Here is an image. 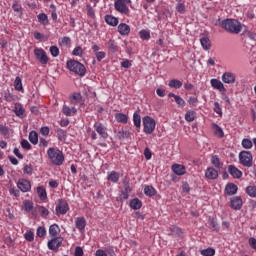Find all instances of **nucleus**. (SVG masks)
I'll use <instances>...</instances> for the list:
<instances>
[{
    "label": "nucleus",
    "instance_id": "11",
    "mask_svg": "<svg viewBox=\"0 0 256 256\" xmlns=\"http://www.w3.org/2000/svg\"><path fill=\"white\" fill-rule=\"evenodd\" d=\"M95 131L102 137V139H107L109 134L107 133V128L100 122L94 124Z\"/></svg>",
    "mask_w": 256,
    "mask_h": 256
},
{
    "label": "nucleus",
    "instance_id": "30",
    "mask_svg": "<svg viewBox=\"0 0 256 256\" xmlns=\"http://www.w3.org/2000/svg\"><path fill=\"white\" fill-rule=\"evenodd\" d=\"M75 223L76 228L79 229V231H83L87 225V221L83 217L77 218Z\"/></svg>",
    "mask_w": 256,
    "mask_h": 256
},
{
    "label": "nucleus",
    "instance_id": "17",
    "mask_svg": "<svg viewBox=\"0 0 256 256\" xmlns=\"http://www.w3.org/2000/svg\"><path fill=\"white\" fill-rule=\"evenodd\" d=\"M118 33L122 36H127L131 33V27L125 23H120L118 25Z\"/></svg>",
    "mask_w": 256,
    "mask_h": 256
},
{
    "label": "nucleus",
    "instance_id": "61",
    "mask_svg": "<svg viewBox=\"0 0 256 256\" xmlns=\"http://www.w3.org/2000/svg\"><path fill=\"white\" fill-rule=\"evenodd\" d=\"M214 112L217 113V115H223L219 102H214Z\"/></svg>",
    "mask_w": 256,
    "mask_h": 256
},
{
    "label": "nucleus",
    "instance_id": "32",
    "mask_svg": "<svg viewBox=\"0 0 256 256\" xmlns=\"http://www.w3.org/2000/svg\"><path fill=\"white\" fill-rule=\"evenodd\" d=\"M107 47L111 53H117V51H119V46H117V42H115V40H109L107 42Z\"/></svg>",
    "mask_w": 256,
    "mask_h": 256
},
{
    "label": "nucleus",
    "instance_id": "62",
    "mask_svg": "<svg viewBox=\"0 0 256 256\" xmlns=\"http://www.w3.org/2000/svg\"><path fill=\"white\" fill-rule=\"evenodd\" d=\"M14 113L17 117H23V113H25V109L23 107L15 108Z\"/></svg>",
    "mask_w": 256,
    "mask_h": 256
},
{
    "label": "nucleus",
    "instance_id": "22",
    "mask_svg": "<svg viewBox=\"0 0 256 256\" xmlns=\"http://www.w3.org/2000/svg\"><path fill=\"white\" fill-rule=\"evenodd\" d=\"M62 113L66 115V117H71L72 115H75L77 113V108H70L69 106L64 105L62 108Z\"/></svg>",
    "mask_w": 256,
    "mask_h": 256
},
{
    "label": "nucleus",
    "instance_id": "45",
    "mask_svg": "<svg viewBox=\"0 0 256 256\" xmlns=\"http://www.w3.org/2000/svg\"><path fill=\"white\" fill-rule=\"evenodd\" d=\"M242 147L244 149H251V147H253V142L249 138H244L242 140Z\"/></svg>",
    "mask_w": 256,
    "mask_h": 256
},
{
    "label": "nucleus",
    "instance_id": "20",
    "mask_svg": "<svg viewBox=\"0 0 256 256\" xmlns=\"http://www.w3.org/2000/svg\"><path fill=\"white\" fill-rule=\"evenodd\" d=\"M172 170L175 173V175H185V173H187V169H185V166L181 164H174L172 166Z\"/></svg>",
    "mask_w": 256,
    "mask_h": 256
},
{
    "label": "nucleus",
    "instance_id": "24",
    "mask_svg": "<svg viewBox=\"0 0 256 256\" xmlns=\"http://www.w3.org/2000/svg\"><path fill=\"white\" fill-rule=\"evenodd\" d=\"M144 194L146 197H155L157 195V190L151 185L145 186L144 187Z\"/></svg>",
    "mask_w": 256,
    "mask_h": 256
},
{
    "label": "nucleus",
    "instance_id": "49",
    "mask_svg": "<svg viewBox=\"0 0 256 256\" xmlns=\"http://www.w3.org/2000/svg\"><path fill=\"white\" fill-rule=\"evenodd\" d=\"M201 255L203 256H214L215 255V249L213 248H207L201 250Z\"/></svg>",
    "mask_w": 256,
    "mask_h": 256
},
{
    "label": "nucleus",
    "instance_id": "33",
    "mask_svg": "<svg viewBox=\"0 0 256 256\" xmlns=\"http://www.w3.org/2000/svg\"><path fill=\"white\" fill-rule=\"evenodd\" d=\"M214 133L219 139H223L225 137V133L223 132V128L217 124H213Z\"/></svg>",
    "mask_w": 256,
    "mask_h": 256
},
{
    "label": "nucleus",
    "instance_id": "25",
    "mask_svg": "<svg viewBox=\"0 0 256 256\" xmlns=\"http://www.w3.org/2000/svg\"><path fill=\"white\" fill-rule=\"evenodd\" d=\"M168 97L170 99L173 97V99L175 100V103H177L179 107H183L185 105V100L181 98V96L175 95L173 92H170L168 94Z\"/></svg>",
    "mask_w": 256,
    "mask_h": 256
},
{
    "label": "nucleus",
    "instance_id": "15",
    "mask_svg": "<svg viewBox=\"0 0 256 256\" xmlns=\"http://www.w3.org/2000/svg\"><path fill=\"white\" fill-rule=\"evenodd\" d=\"M205 177L206 179L215 180L219 177V172L213 167H208L205 172Z\"/></svg>",
    "mask_w": 256,
    "mask_h": 256
},
{
    "label": "nucleus",
    "instance_id": "56",
    "mask_svg": "<svg viewBox=\"0 0 256 256\" xmlns=\"http://www.w3.org/2000/svg\"><path fill=\"white\" fill-rule=\"evenodd\" d=\"M82 99L83 96H81V93H74L71 102L73 103V101H75V103H81Z\"/></svg>",
    "mask_w": 256,
    "mask_h": 256
},
{
    "label": "nucleus",
    "instance_id": "1",
    "mask_svg": "<svg viewBox=\"0 0 256 256\" xmlns=\"http://www.w3.org/2000/svg\"><path fill=\"white\" fill-rule=\"evenodd\" d=\"M218 23L222 29L227 31V33H234L235 35H239V32L243 29L241 22L235 19L227 18L225 20H221V18H219Z\"/></svg>",
    "mask_w": 256,
    "mask_h": 256
},
{
    "label": "nucleus",
    "instance_id": "44",
    "mask_svg": "<svg viewBox=\"0 0 256 256\" xmlns=\"http://www.w3.org/2000/svg\"><path fill=\"white\" fill-rule=\"evenodd\" d=\"M24 239H26V241H29V243H33V241H35V234L32 231H27L24 234Z\"/></svg>",
    "mask_w": 256,
    "mask_h": 256
},
{
    "label": "nucleus",
    "instance_id": "59",
    "mask_svg": "<svg viewBox=\"0 0 256 256\" xmlns=\"http://www.w3.org/2000/svg\"><path fill=\"white\" fill-rule=\"evenodd\" d=\"M86 9H87V15L88 17H95V10L93 9V7H91V4H88L86 6Z\"/></svg>",
    "mask_w": 256,
    "mask_h": 256
},
{
    "label": "nucleus",
    "instance_id": "26",
    "mask_svg": "<svg viewBox=\"0 0 256 256\" xmlns=\"http://www.w3.org/2000/svg\"><path fill=\"white\" fill-rule=\"evenodd\" d=\"M29 141L32 145H37L39 143V134H37V131L32 130L29 133Z\"/></svg>",
    "mask_w": 256,
    "mask_h": 256
},
{
    "label": "nucleus",
    "instance_id": "58",
    "mask_svg": "<svg viewBox=\"0 0 256 256\" xmlns=\"http://www.w3.org/2000/svg\"><path fill=\"white\" fill-rule=\"evenodd\" d=\"M21 147H22V149H26V151H30V149H31V144L29 143V141L23 139V140L21 141Z\"/></svg>",
    "mask_w": 256,
    "mask_h": 256
},
{
    "label": "nucleus",
    "instance_id": "2",
    "mask_svg": "<svg viewBox=\"0 0 256 256\" xmlns=\"http://www.w3.org/2000/svg\"><path fill=\"white\" fill-rule=\"evenodd\" d=\"M47 155L53 165L61 166L65 161V156L63 152L59 149L49 148L47 151Z\"/></svg>",
    "mask_w": 256,
    "mask_h": 256
},
{
    "label": "nucleus",
    "instance_id": "37",
    "mask_svg": "<svg viewBox=\"0 0 256 256\" xmlns=\"http://www.w3.org/2000/svg\"><path fill=\"white\" fill-rule=\"evenodd\" d=\"M37 193L38 196L40 197L41 201H45L47 199V191L43 186H38L37 187Z\"/></svg>",
    "mask_w": 256,
    "mask_h": 256
},
{
    "label": "nucleus",
    "instance_id": "18",
    "mask_svg": "<svg viewBox=\"0 0 256 256\" xmlns=\"http://www.w3.org/2000/svg\"><path fill=\"white\" fill-rule=\"evenodd\" d=\"M222 81H223V83H228V84L235 83V74H233L231 72H225L222 75Z\"/></svg>",
    "mask_w": 256,
    "mask_h": 256
},
{
    "label": "nucleus",
    "instance_id": "42",
    "mask_svg": "<svg viewBox=\"0 0 256 256\" xmlns=\"http://www.w3.org/2000/svg\"><path fill=\"white\" fill-rule=\"evenodd\" d=\"M57 137L59 141H65L67 139V132L61 128L57 129Z\"/></svg>",
    "mask_w": 256,
    "mask_h": 256
},
{
    "label": "nucleus",
    "instance_id": "40",
    "mask_svg": "<svg viewBox=\"0 0 256 256\" xmlns=\"http://www.w3.org/2000/svg\"><path fill=\"white\" fill-rule=\"evenodd\" d=\"M14 89H16V91H23V82L21 81V77L19 76L15 78Z\"/></svg>",
    "mask_w": 256,
    "mask_h": 256
},
{
    "label": "nucleus",
    "instance_id": "21",
    "mask_svg": "<svg viewBox=\"0 0 256 256\" xmlns=\"http://www.w3.org/2000/svg\"><path fill=\"white\" fill-rule=\"evenodd\" d=\"M105 22L111 25V27H117V25H119V19L112 15H106Z\"/></svg>",
    "mask_w": 256,
    "mask_h": 256
},
{
    "label": "nucleus",
    "instance_id": "54",
    "mask_svg": "<svg viewBox=\"0 0 256 256\" xmlns=\"http://www.w3.org/2000/svg\"><path fill=\"white\" fill-rule=\"evenodd\" d=\"M38 211H40L41 217H47L49 215V210L45 206H38Z\"/></svg>",
    "mask_w": 256,
    "mask_h": 256
},
{
    "label": "nucleus",
    "instance_id": "39",
    "mask_svg": "<svg viewBox=\"0 0 256 256\" xmlns=\"http://www.w3.org/2000/svg\"><path fill=\"white\" fill-rule=\"evenodd\" d=\"M37 17L41 25H49V17L47 16V14L40 13Z\"/></svg>",
    "mask_w": 256,
    "mask_h": 256
},
{
    "label": "nucleus",
    "instance_id": "23",
    "mask_svg": "<svg viewBox=\"0 0 256 256\" xmlns=\"http://www.w3.org/2000/svg\"><path fill=\"white\" fill-rule=\"evenodd\" d=\"M130 207L131 209L137 211L138 209H141V207H143V202L139 198H134L130 201Z\"/></svg>",
    "mask_w": 256,
    "mask_h": 256
},
{
    "label": "nucleus",
    "instance_id": "63",
    "mask_svg": "<svg viewBox=\"0 0 256 256\" xmlns=\"http://www.w3.org/2000/svg\"><path fill=\"white\" fill-rule=\"evenodd\" d=\"M176 10L178 13H185V4L183 3L177 4Z\"/></svg>",
    "mask_w": 256,
    "mask_h": 256
},
{
    "label": "nucleus",
    "instance_id": "9",
    "mask_svg": "<svg viewBox=\"0 0 256 256\" xmlns=\"http://www.w3.org/2000/svg\"><path fill=\"white\" fill-rule=\"evenodd\" d=\"M230 207L234 209V211H240L243 207V199H241V196L232 197L230 199Z\"/></svg>",
    "mask_w": 256,
    "mask_h": 256
},
{
    "label": "nucleus",
    "instance_id": "8",
    "mask_svg": "<svg viewBox=\"0 0 256 256\" xmlns=\"http://www.w3.org/2000/svg\"><path fill=\"white\" fill-rule=\"evenodd\" d=\"M61 245H63V237H55L48 241L50 251H57Z\"/></svg>",
    "mask_w": 256,
    "mask_h": 256
},
{
    "label": "nucleus",
    "instance_id": "4",
    "mask_svg": "<svg viewBox=\"0 0 256 256\" xmlns=\"http://www.w3.org/2000/svg\"><path fill=\"white\" fill-rule=\"evenodd\" d=\"M142 123L144 127V133H146V135H151V133L155 131L157 123L155 122V119H153L151 116H144L142 118Z\"/></svg>",
    "mask_w": 256,
    "mask_h": 256
},
{
    "label": "nucleus",
    "instance_id": "34",
    "mask_svg": "<svg viewBox=\"0 0 256 256\" xmlns=\"http://www.w3.org/2000/svg\"><path fill=\"white\" fill-rule=\"evenodd\" d=\"M133 123L137 129H141V115L139 112H134L133 114Z\"/></svg>",
    "mask_w": 256,
    "mask_h": 256
},
{
    "label": "nucleus",
    "instance_id": "29",
    "mask_svg": "<svg viewBox=\"0 0 256 256\" xmlns=\"http://www.w3.org/2000/svg\"><path fill=\"white\" fill-rule=\"evenodd\" d=\"M168 85L172 89H181L183 87V82H181V80L172 79L169 81Z\"/></svg>",
    "mask_w": 256,
    "mask_h": 256
},
{
    "label": "nucleus",
    "instance_id": "35",
    "mask_svg": "<svg viewBox=\"0 0 256 256\" xmlns=\"http://www.w3.org/2000/svg\"><path fill=\"white\" fill-rule=\"evenodd\" d=\"M211 163L214 165V167H216V169H221V167H223V163H221V160L217 155L211 157Z\"/></svg>",
    "mask_w": 256,
    "mask_h": 256
},
{
    "label": "nucleus",
    "instance_id": "3",
    "mask_svg": "<svg viewBox=\"0 0 256 256\" xmlns=\"http://www.w3.org/2000/svg\"><path fill=\"white\" fill-rule=\"evenodd\" d=\"M66 65L69 71L76 73V75H79V77H85V73H87V68H85V65L81 64V62L77 60H69L67 61Z\"/></svg>",
    "mask_w": 256,
    "mask_h": 256
},
{
    "label": "nucleus",
    "instance_id": "60",
    "mask_svg": "<svg viewBox=\"0 0 256 256\" xmlns=\"http://www.w3.org/2000/svg\"><path fill=\"white\" fill-rule=\"evenodd\" d=\"M248 244L251 247V249H253L254 251H256V239L255 237H250L248 239Z\"/></svg>",
    "mask_w": 256,
    "mask_h": 256
},
{
    "label": "nucleus",
    "instance_id": "51",
    "mask_svg": "<svg viewBox=\"0 0 256 256\" xmlns=\"http://www.w3.org/2000/svg\"><path fill=\"white\" fill-rule=\"evenodd\" d=\"M36 234H37V237H45L47 235V230H45V227L39 226L37 228Z\"/></svg>",
    "mask_w": 256,
    "mask_h": 256
},
{
    "label": "nucleus",
    "instance_id": "50",
    "mask_svg": "<svg viewBox=\"0 0 256 256\" xmlns=\"http://www.w3.org/2000/svg\"><path fill=\"white\" fill-rule=\"evenodd\" d=\"M140 37H141V39L149 41V39H151V33L147 30H141L140 31Z\"/></svg>",
    "mask_w": 256,
    "mask_h": 256
},
{
    "label": "nucleus",
    "instance_id": "43",
    "mask_svg": "<svg viewBox=\"0 0 256 256\" xmlns=\"http://www.w3.org/2000/svg\"><path fill=\"white\" fill-rule=\"evenodd\" d=\"M24 210L27 213H31V211H33V202L30 200H25L24 201Z\"/></svg>",
    "mask_w": 256,
    "mask_h": 256
},
{
    "label": "nucleus",
    "instance_id": "53",
    "mask_svg": "<svg viewBox=\"0 0 256 256\" xmlns=\"http://www.w3.org/2000/svg\"><path fill=\"white\" fill-rule=\"evenodd\" d=\"M188 103L189 105H191L192 107H197V103H199V99L195 96H190L188 98Z\"/></svg>",
    "mask_w": 256,
    "mask_h": 256
},
{
    "label": "nucleus",
    "instance_id": "12",
    "mask_svg": "<svg viewBox=\"0 0 256 256\" xmlns=\"http://www.w3.org/2000/svg\"><path fill=\"white\" fill-rule=\"evenodd\" d=\"M237 191H239V187L234 183H228L224 189L225 195H228L229 197L237 195Z\"/></svg>",
    "mask_w": 256,
    "mask_h": 256
},
{
    "label": "nucleus",
    "instance_id": "46",
    "mask_svg": "<svg viewBox=\"0 0 256 256\" xmlns=\"http://www.w3.org/2000/svg\"><path fill=\"white\" fill-rule=\"evenodd\" d=\"M23 173L25 175H33V165L25 164L23 168Z\"/></svg>",
    "mask_w": 256,
    "mask_h": 256
},
{
    "label": "nucleus",
    "instance_id": "7",
    "mask_svg": "<svg viewBox=\"0 0 256 256\" xmlns=\"http://www.w3.org/2000/svg\"><path fill=\"white\" fill-rule=\"evenodd\" d=\"M67 211H69V204L67 203V200H58V204L56 206L57 215H65L67 214Z\"/></svg>",
    "mask_w": 256,
    "mask_h": 256
},
{
    "label": "nucleus",
    "instance_id": "14",
    "mask_svg": "<svg viewBox=\"0 0 256 256\" xmlns=\"http://www.w3.org/2000/svg\"><path fill=\"white\" fill-rule=\"evenodd\" d=\"M228 172L234 179H241V177H243V172L235 167V165H229Z\"/></svg>",
    "mask_w": 256,
    "mask_h": 256
},
{
    "label": "nucleus",
    "instance_id": "64",
    "mask_svg": "<svg viewBox=\"0 0 256 256\" xmlns=\"http://www.w3.org/2000/svg\"><path fill=\"white\" fill-rule=\"evenodd\" d=\"M74 255H75V256H83V255H84V253H83V248H81L80 246H77V247L75 248Z\"/></svg>",
    "mask_w": 256,
    "mask_h": 256
},
{
    "label": "nucleus",
    "instance_id": "57",
    "mask_svg": "<svg viewBox=\"0 0 256 256\" xmlns=\"http://www.w3.org/2000/svg\"><path fill=\"white\" fill-rule=\"evenodd\" d=\"M50 53L52 57H59V48L57 46H51Z\"/></svg>",
    "mask_w": 256,
    "mask_h": 256
},
{
    "label": "nucleus",
    "instance_id": "31",
    "mask_svg": "<svg viewBox=\"0 0 256 256\" xmlns=\"http://www.w3.org/2000/svg\"><path fill=\"white\" fill-rule=\"evenodd\" d=\"M200 43L205 51H209L211 49V40L208 37H202L200 39Z\"/></svg>",
    "mask_w": 256,
    "mask_h": 256
},
{
    "label": "nucleus",
    "instance_id": "19",
    "mask_svg": "<svg viewBox=\"0 0 256 256\" xmlns=\"http://www.w3.org/2000/svg\"><path fill=\"white\" fill-rule=\"evenodd\" d=\"M116 137L120 139V141L131 139V132L129 130L121 129L117 132Z\"/></svg>",
    "mask_w": 256,
    "mask_h": 256
},
{
    "label": "nucleus",
    "instance_id": "48",
    "mask_svg": "<svg viewBox=\"0 0 256 256\" xmlns=\"http://www.w3.org/2000/svg\"><path fill=\"white\" fill-rule=\"evenodd\" d=\"M246 193L249 197H256V186H248L246 188Z\"/></svg>",
    "mask_w": 256,
    "mask_h": 256
},
{
    "label": "nucleus",
    "instance_id": "52",
    "mask_svg": "<svg viewBox=\"0 0 256 256\" xmlns=\"http://www.w3.org/2000/svg\"><path fill=\"white\" fill-rule=\"evenodd\" d=\"M72 55L75 57H81L83 55V48H81V46L75 47L72 51Z\"/></svg>",
    "mask_w": 256,
    "mask_h": 256
},
{
    "label": "nucleus",
    "instance_id": "16",
    "mask_svg": "<svg viewBox=\"0 0 256 256\" xmlns=\"http://www.w3.org/2000/svg\"><path fill=\"white\" fill-rule=\"evenodd\" d=\"M210 83H211V86L214 89H218V91H220V93L227 91V89H225V86L223 85V83L218 79H211Z\"/></svg>",
    "mask_w": 256,
    "mask_h": 256
},
{
    "label": "nucleus",
    "instance_id": "6",
    "mask_svg": "<svg viewBox=\"0 0 256 256\" xmlns=\"http://www.w3.org/2000/svg\"><path fill=\"white\" fill-rule=\"evenodd\" d=\"M34 55L42 65H47V63H49V57L47 56V52H45V50L41 48H35Z\"/></svg>",
    "mask_w": 256,
    "mask_h": 256
},
{
    "label": "nucleus",
    "instance_id": "27",
    "mask_svg": "<svg viewBox=\"0 0 256 256\" xmlns=\"http://www.w3.org/2000/svg\"><path fill=\"white\" fill-rule=\"evenodd\" d=\"M115 119L118 123L127 124V122L129 121V116L123 113H116Z\"/></svg>",
    "mask_w": 256,
    "mask_h": 256
},
{
    "label": "nucleus",
    "instance_id": "28",
    "mask_svg": "<svg viewBox=\"0 0 256 256\" xmlns=\"http://www.w3.org/2000/svg\"><path fill=\"white\" fill-rule=\"evenodd\" d=\"M120 177L121 176L118 172L111 171L107 176V180L111 181V183H117Z\"/></svg>",
    "mask_w": 256,
    "mask_h": 256
},
{
    "label": "nucleus",
    "instance_id": "10",
    "mask_svg": "<svg viewBox=\"0 0 256 256\" xmlns=\"http://www.w3.org/2000/svg\"><path fill=\"white\" fill-rule=\"evenodd\" d=\"M17 187L22 191V193H27L31 191V182L27 179H19L17 182Z\"/></svg>",
    "mask_w": 256,
    "mask_h": 256
},
{
    "label": "nucleus",
    "instance_id": "36",
    "mask_svg": "<svg viewBox=\"0 0 256 256\" xmlns=\"http://www.w3.org/2000/svg\"><path fill=\"white\" fill-rule=\"evenodd\" d=\"M59 231H61V229H59V225L57 224H52L49 227V233L51 237H57V235L59 234Z\"/></svg>",
    "mask_w": 256,
    "mask_h": 256
},
{
    "label": "nucleus",
    "instance_id": "13",
    "mask_svg": "<svg viewBox=\"0 0 256 256\" xmlns=\"http://www.w3.org/2000/svg\"><path fill=\"white\" fill-rule=\"evenodd\" d=\"M114 7L118 13H122L123 15H129V7L118 0L114 3Z\"/></svg>",
    "mask_w": 256,
    "mask_h": 256
},
{
    "label": "nucleus",
    "instance_id": "55",
    "mask_svg": "<svg viewBox=\"0 0 256 256\" xmlns=\"http://www.w3.org/2000/svg\"><path fill=\"white\" fill-rule=\"evenodd\" d=\"M12 9H13V11H15V13H21V11H23V7H21L19 2H17V1H14L13 5H12Z\"/></svg>",
    "mask_w": 256,
    "mask_h": 256
},
{
    "label": "nucleus",
    "instance_id": "5",
    "mask_svg": "<svg viewBox=\"0 0 256 256\" xmlns=\"http://www.w3.org/2000/svg\"><path fill=\"white\" fill-rule=\"evenodd\" d=\"M240 165L243 167H253V154L250 151H241L239 153Z\"/></svg>",
    "mask_w": 256,
    "mask_h": 256
},
{
    "label": "nucleus",
    "instance_id": "47",
    "mask_svg": "<svg viewBox=\"0 0 256 256\" xmlns=\"http://www.w3.org/2000/svg\"><path fill=\"white\" fill-rule=\"evenodd\" d=\"M170 231L171 233H173V235H177L178 237H181V235H183V231L177 226H171Z\"/></svg>",
    "mask_w": 256,
    "mask_h": 256
},
{
    "label": "nucleus",
    "instance_id": "38",
    "mask_svg": "<svg viewBox=\"0 0 256 256\" xmlns=\"http://www.w3.org/2000/svg\"><path fill=\"white\" fill-rule=\"evenodd\" d=\"M209 223H210V229H212V231H219V223H217V220L213 217H209L208 219Z\"/></svg>",
    "mask_w": 256,
    "mask_h": 256
},
{
    "label": "nucleus",
    "instance_id": "41",
    "mask_svg": "<svg viewBox=\"0 0 256 256\" xmlns=\"http://www.w3.org/2000/svg\"><path fill=\"white\" fill-rule=\"evenodd\" d=\"M195 115H196L195 111L190 110V111L186 112L185 120L188 121V123H191V122L195 121Z\"/></svg>",
    "mask_w": 256,
    "mask_h": 256
}]
</instances>
